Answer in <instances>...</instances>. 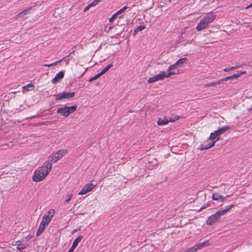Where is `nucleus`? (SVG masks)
<instances>
[{
    "label": "nucleus",
    "instance_id": "3",
    "mask_svg": "<svg viewBox=\"0 0 252 252\" xmlns=\"http://www.w3.org/2000/svg\"><path fill=\"white\" fill-rule=\"evenodd\" d=\"M230 128V127L229 126H225L220 127L217 130L210 133L209 140H212L213 143H214L215 144L216 142L220 140V135L229 130Z\"/></svg>",
    "mask_w": 252,
    "mask_h": 252
},
{
    "label": "nucleus",
    "instance_id": "33",
    "mask_svg": "<svg viewBox=\"0 0 252 252\" xmlns=\"http://www.w3.org/2000/svg\"><path fill=\"white\" fill-rule=\"evenodd\" d=\"M119 15L118 14H117V12L114 13L112 17L109 19V21L110 22L113 21L117 17V16Z\"/></svg>",
    "mask_w": 252,
    "mask_h": 252
},
{
    "label": "nucleus",
    "instance_id": "20",
    "mask_svg": "<svg viewBox=\"0 0 252 252\" xmlns=\"http://www.w3.org/2000/svg\"><path fill=\"white\" fill-rule=\"evenodd\" d=\"M187 61V59L186 58H180L174 64L176 65V66L181 67L182 65L185 63Z\"/></svg>",
    "mask_w": 252,
    "mask_h": 252
},
{
    "label": "nucleus",
    "instance_id": "23",
    "mask_svg": "<svg viewBox=\"0 0 252 252\" xmlns=\"http://www.w3.org/2000/svg\"><path fill=\"white\" fill-rule=\"evenodd\" d=\"M233 207V205L231 204L230 205H228L225 207V208L222 210L220 211L221 213H222V216L224 215L226 213L231 209Z\"/></svg>",
    "mask_w": 252,
    "mask_h": 252
},
{
    "label": "nucleus",
    "instance_id": "27",
    "mask_svg": "<svg viewBox=\"0 0 252 252\" xmlns=\"http://www.w3.org/2000/svg\"><path fill=\"white\" fill-rule=\"evenodd\" d=\"M240 66H238V65H236V66H232L231 67H229V68H225L223 69V71L224 72H229V71H230L231 70H233L234 69H237V68H239Z\"/></svg>",
    "mask_w": 252,
    "mask_h": 252
},
{
    "label": "nucleus",
    "instance_id": "36",
    "mask_svg": "<svg viewBox=\"0 0 252 252\" xmlns=\"http://www.w3.org/2000/svg\"><path fill=\"white\" fill-rule=\"evenodd\" d=\"M48 225V224L46 223L45 222L41 221V222H40V226L44 228L45 229H46V228L47 227V226Z\"/></svg>",
    "mask_w": 252,
    "mask_h": 252
},
{
    "label": "nucleus",
    "instance_id": "41",
    "mask_svg": "<svg viewBox=\"0 0 252 252\" xmlns=\"http://www.w3.org/2000/svg\"><path fill=\"white\" fill-rule=\"evenodd\" d=\"M74 249L72 247H71L67 252H73L74 251Z\"/></svg>",
    "mask_w": 252,
    "mask_h": 252
},
{
    "label": "nucleus",
    "instance_id": "22",
    "mask_svg": "<svg viewBox=\"0 0 252 252\" xmlns=\"http://www.w3.org/2000/svg\"><path fill=\"white\" fill-rule=\"evenodd\" d=\"M34 85L30 83L26 86H23L22 89L23 90H27L28 91H29L33 90L34 89Z\"/></svg>",
    "mask_w": 252,
    "mask_h": 252
},
{
    "label": "nucleus",
    "instance_id": "10",
    "mask_svg": "<svg viewBox=\"0 0 252 252\" xmlns=\"http://www.w3.org/2000/svg\"><path fill=\"white\" fill-rule=\"evenodd\" d=\"M96 186V185H93L92 183L86 184L78 194L79 195H84L93 190Z\"/></svg>",
    "mask_w": 252,
    "mask_h": 252
},
{
    "label": "nucleus",
    "instance_id": "14",
    "mask_svg": "<svg viewBox=\"0 0 252 252\" xmlns=\"http://www.w3.org/2000/svg\"><path fill=\"white\" fill-rule=\"evenodd\" d=\"M212 245V243L209 240L205 241L202 243L195 244L194 246L197 251L201 250L205 247H208Z\"/></svg>",
    "mask_w": 252,
    "mask_h": 252
},
{
    "label": "nucleus",
    "instance_id": "18",
    "mask_svg": "<svg viewBox=\"0 0 252 252\" xmlns=\"http://www.w3.org/2000/svg\"><path fill=\"white\" fill-rule=\"evenodd\" d=\"M213 199L216 201H223L225 199V197H224L222 195H220V193L216 192L214 193L212 195Z\"/></svg>",
    "mask_w": 252,
    "mask_h": 252
},
{
    "label": "nucleus",
    "instance_id": "38",
    "mask_svg": "<svg viewBox=\"0 0 252 252\" xmlns=\"http://www.w3.org/2000/svg\"><path fill=\"white\" fill-rule=\"evenodd\" d=\"M209 206H210V205L208 203H207L206 205H204L202 206L200 208V209L198 211V212H199L201 211L202 210L205 209L206 208H207V207H208Z\"/></svg>",
    "mask_w": 252,
    "mask_h": 252
},
{
    "label": "nucleus",
    "instance_id": "8",
    "mask_svg": "<svg viewBox=\"0 0 252 252\" xmlns=\"http://www.w3.org/2000/svg\"><path fill=\"white\" fill-rule=\"evenodd\" d=\"M165 78H167L165 75V71H161L159 73L150 77L147 82L148 83H153L158 81L163 80Z\"/></svg>",
    "mask_w": 252,
    "mask_h": 252
},
{
    "label": "nucleus",
    "instance_id": "28",
    "mask_svg": "<svg viewBox=\"0 0 252 252\" xmlns=\"http://www.w3.org/2000/svg\"><path fill=\"white\" fill-rule=\"evenodd\" d=\"M73 196L72 193H68L66 196V199L64 201V203H68L71 199L72 197Z\"/></svg>",
    "mask_w": 252,
    "mask_h": 252
},
{
    "label": "nucleus",
    "instance_id": "34",
    "mask_svg": "<svg viewBox=\"0 0 252 252\" xmlns=\"http://www.w3.org/2000/svg\"><path fill=\"white\" fill-rule=\"evenodd\" d=\"M94 6V5L92 4V2L90 3L88 6H87L84 9V12H87L91 7Z\"/></svg>",
    "mask_w": 252,
    "mask_h": 252
},
{
    "label": "nucleus",
    "instance_id": "29",
    "mask_svg": "<svg viewBox=\"0 0 252 252\" xmlns=\"http://www.w3.org/2000/svg\"><path fill=\"white\" fill-rule=\"evenodd\" d=\"M197 251L195 246L194 245L193 247L188 249L184 252H196Z\"/></svg>",
    "mask_w": 252,
    "mask_h": 252
},
{
    "label": "nucleus",
    "instance_id": "2",
    "mask_svg": "<svg viewBox=\"0 0 252 252\" xmlns=\"http://www.w3.org/2000/svg\"><path fill=\"white\" fill-rule=\"evenodd\" d=\"M217 15L213 11L207 13L197 24L196 30L199 32L207 28L216 19Z\"/></svg>",
    "mask_w": 252,
    "mask_h": 252
},
{
    "label": "nucleus",
    "instance_id": "35",
    "mask_svg": "<svg viewBox=\"0 0 252 252\" xmlns=\"http://www.w3.org/2000/svg\"><path fill=\"white\" fill-rule=\"evenodd\" d=\"M146 28V27L145 26H139L137 27V28L135 30V32H136V31H142L144 30Z\"/></svg>",
    "mask_w": 252,
    "mask_h": 252
},
{
    "label": "nucleus",
    "instance_id": "1",
    "mask_svg": "<svg viewBox=\"0 0 252 252\" xmlns=\"http://www.w3.org/2000/svg\"><path fill=\"white\" fill-rule=\"evenodd\" d=\"M52 164L49 161H46L43 165L39 167L34 172L32 180L35 182H39L46 178L51 171Z\"/></svg>",
    "mask_w": 252,
    "mask_h": 252
},
{
    "label": "nucleus",
    "instance_id": "13",
    "mask_svg": "<svg viewBox=\"0 0 252 252\" xmlns=\"http://www.w3.org/2000/svg\"><path fill=\"white\" fill-rule=\"evenodd\" d=\"M212 140H209V137L205 140L203 144L200 146L199 149L201 151L209 149L215 145Z\"/></svg>",
    "mask_w": 252,
    "mask_h": 252
},
{
    "label": "nucleus",
    "instance_id": "37",
    "mask_svg": "<svg viewBox=\"0 0 252 252\" xmlns=\"http://www.w3.org/2000/svg\"><path fill=\"white\" fill-rule=\"evenodd\" d=\"M101 0H94L92 3L93 5H94V6H95L96 5H97Z\"/></svg>",
    "mask_w": 252,
    "mask_h": 252
},
{
    "label": "nucleus",
    "instance_id": "21",
    "mask_svg": "<svg viewBox=\"0 0 252 252\" xmlns=\"http://www.w3.org/2000/svg\"><path fill=\"white\" fill-rule=\"evenodd\" d=\"M184 34H189L190 35H192L193 34V31L192 30H187L186 31V29L184 31H182L181 33V36L182 38H184L185 36H184Z\"/></svg>",
    "mask_w": 252,
    "mask_h": 252
},
{
    "label": "nucleus",
    "instance_id": "42",
    "mask_svg": "<svg viewBox=\"0 0 252 252\" xmlns=\"http://www.w3.org/2000/svg\"><path fill=\"white\" fill-rule=\"evenodd\" d=\"M86 70H87V69H86L84 71V72L82 73V74H81V76H82L85 74V73L86 72Z\"/></svg>",
    "mask_w": 252,
    "mask_h": 252
},
{
    "label": "nucleus",
    "instance_id": "11",
    "mask_svg": "<svg viewBox=\"0 0 252 252\" xmlns=\"http://www.w3.org/2000/svg\"><path fill=\"white\" fill-rule=\"evenodd\" d=\"M178 67L174 63L168 66L167 71H165V75L167 78H169L171 76L175 75L179 73L178 71H176V68Z\"/></svg>",
    "mask_w": 252,
    "mask_h": 252
},
{
    "label": "nucleus",
    "instance_id": "6",
    "mask_svg": "<svg viewBox=\"0 0 252 252\" xmlns=\"http://www.w3.org/2000/svg\"><path fill=\"white\" fill-rule=\"evenodd\" d=\"M77 106L76 105H72L71 106H64L59 108L57 112L65 117H67L69 115L76 111Z\"/></svg>",
    "mask_w": 252,
    "mask_h": 252
},
{
    "label": "nucleus",
    "instance_id": "44",
    "mask_svg": "<svg viewBox=\"0 0 252 252\" xmlns=\"http://www.w3.org/2000/svg\"><path fill=\"white\" fill-rule=\"evenodd\" d=\"M251 200L252 201V198L251 199Z\"/></svg>",
    "mask_w": 252,
    "mask_h": 252
},
{
    "label": "nucleus",
    "instance_id": "15",
    "mask_svg": "<svg viewBox=\"0 0 252 252\" xmlns=\"http://www.w3.org/2000/svg\"><path fill=\"white\" fill-rule=\"evenodd\" d=\"M64 72L62 71L58 73L56 76L52 80V82L54 84H57L58 82H59L61 79H62L64 77Z\"/></svg>",
    "mask_w": 252,
    "mask_h": 252
},
{
    "label": "nucleus",
    "instance_id": "4",
    "mask_svg": "<svg viewBox=\"0 0 252 252\" xmlns=\"http://www.w3.org/2000/svg\"><path fill=\"white\" fill-rule=\"evenodd\" d=\"M246 72L245 71H241L240 73L234 74L232 75L225 77L223 78L220 79L216 82H212L205 84L204 86L205 88H209L211 87H216L217 85L221 84L223 81H226L229 79H237L240 77L242 75L245 74Z\"/></svg>",
    "mask_w": 252,
    "mask_h": 252
},
{
    "label": "nucleus",
    "instance_id": "30",
    "mask_svg": "<svg viewBox=\"0 0 252 252\" xmlns=\"http://www.w3.org/2000/svg\"><path fill=\"white\" fill-rule=\"evenodd\" d=\"M101 75H102L100 74V73H98V74H97L95 75V76H93V77H91V78L89 79V82H92V81H94V80H96V79H98L99 77H100Z\"/></svg>",
    "mask_w": 252,
    "mask_h": 252
},
{
    "label": "nucleus",
    "instance_id": "39",
    "mask_svg": "<svg viewBox=\"0 0 252 252\" xmlns=\"http://www.w3.org/2000/svg\"><path fill=\"white\" fill-rule=\"evenodd\" d=\"M33 237V236L32 235L29 234L27 237H26L25 238H26L27 241H29V240H30V239H31Z\"/></svg>",
    "mask_w": 252,
    "mask_h": 252
},
{
    "label": "nucleus",
    "instance_id": "17",
    "mask_svg": "<svg viewBox=\"0 0 252 252\" xmlns=\"http://www.w3.org/2000/svg\"><path fill=\"white\" fill-rule=\"evenodd\" d=\"M16 246L17 249L18 250H22L27 247L28 244L27 243H24L21 241H17L16 242Z\"/></svg>",
    "mask_w": 252,
    "mask_h": 252
},
{
    "label": "nucleus",
    "instance_id": "43",
    "mask_svg": "<svg viewBox=\"0 0 252 252\" xmlns=\"http://www.w3.org/2000/svg\"><path fill=\"white\" fill-rule=\"evenodd\" d=\"M248 110H249V111L252 110V105L251 106V107L250 108H249Z\"/></svg>",
    "mask_w": 252,
    "mask_h": 252
},
{
    "label": "nucleus",
    "instance_id": "5",
    "mask_svg": "<svg viewBox=\"0 0 252 252\" xmlns=\"http://www.w3.org/2000/svg\"><path fill=\"white\" fill-rule=\"evenodd\" d=\"M67 153V150L65 149H61L56 152V153L52 154L48 158L47 161L52 162H56L61 159L64 155Z\"/></svg>",
    "mask_w": 252,
    "mask_h": 252
},
{
    "label": "nucleus",
    "instance_id": "32",
    "mask_svg": "<svg viewBox=\"0 0 252 252\" xmlns=\"http://www.w3.org/2000/svg\"><path fill=\"white\" fill-rule=\"evenodd\" d=\"M127 8L128 7L127 6H125L123 7V8H122L121 9H120L119 10H118L117 12V14H118V15L121 14L122 13L124 12Z\"/></svg>",
    "mask_w": 252,
    "mask_h": 252
},
{
    "label": "nucleus",
    "instance_id": "16",
    "mask_svg": "<svg viewBox=\"0 0 252 252\" xmlns=\"http://www.w3.org/2000/svg\"><path fill=\"white\" fill-rule=\"evenodd\" d=\"M174 122V120H172L171 119L168 120L165 117L163 119L159 118L157 122V124L158 126H163L168 124L169 122Z\"/></svg>",
    "mask_w": 252,
    "mask_h": 252
},
{
    "label": "nucleus",
    "instance_id": "12",
    "mask_svg": "<svg viewBox=\"0 0 252 252\" xmlns=\"http://www.w3.org/2000/svg\"><path fill=\"white\" fill-rule=\"evenodd\" d=\"M75 95V92H63L57 95L56 100H62L63 99H69L73 97Z\"/></svg>",
    "mask_w": 252,
    "mask_h": 252
},
{
    "label": "nucleus",
    "instance_id": "40",
    "mask_svg": "<svg viewBox=\"0 0 252 252\" xmlns=\"http://www.w3.org/2000/svg\"><path fill=\"white\" fill-rule=\"evenodd\" d=\"M252 7V3L251 4H250V5H249L248 6H247V7H246L245 9H248Z\"/></svg>",
    "mask_w": 252,
    "mask_h": 252
},
{
    "label": "nucleus",
    "instance_id": "31",
    "mask_svg": "<svg viewBox=\"0 0 252 252\" xmlns=\"http://www.w3.org/2000/svg\"><path fill=\"white\" fill-rule=\"evenodd\" d=\"M45 230V229L40 227L39 226L37 231V232H36V236H39V235H41V234Z\"/></svg>",
    "mask_w": 252,
    "mask_h": 252
},
{
    "label": "nucleus",
    "instance_id": "19",
    "mask_svg": "<svg viewBox=\"0 0 252 252\" xmlns=\"http://www.w3.org/2000/svg\"><path fill=\"white\" fill-rule=\"evenodd\" d=\"M83 238V236L82 235H79L78 237H77L73 241L71 247L75 249L78 245L79 243L82 240Z\"/></svg>",
    "mask_w": 252,
    "mask_h": 252
},
{
    "label": "nucleus",
    "instance_id": "25",
    "mask_svg": "<svg viewBox=\"0 0 252 252\" xmlns=\"http://www.w3.org/2000/svg\"><path fill=\"white\" fill-rule=\"evenodd\" d=\"M64 58H65V57H64L61 60H59V61H58L57 62H55L54 63H50V64H44L43 65V66H46V67H51V66H54V65H56L58 63L62 62Z\"/></svg>",
    "mask_w": 252,
    "mask_h": 252
},
{
    "label": "nucleus",
    "instance_id": "9",
    "mask_svg": "<svg viewBox=\"0 0 252 252\" xmlns=\"http://www.w3.org/2000/svg\"><path fill=\"white\" fill-rule=\"evenodd\" d=\"M55 213V210L53 209L49 210L46 213H45L43 218L42 221L49 224L53 218Z\"/></svg>",
    "mask_w": 252,
    "mask_h": 252
},
{
    "label": "nucleus",
    "instance_id": "7",
    "mask_svg": "<svg viewBox=\"0 0 252 252\" xmlns=\"http://www.w3.org/2000/svg\"><path fill=\"white\" fill-rule=\"evenodd\" d=\"M222 213L220 211H217L214 214H213L211 216L209 217L206 220V224L208 225H212L214 223L218 222L222 216Z\"/></svg>",
    "mask_w": 252,
    "mask_h": 252
},
{
    "label": "nucleus",
    "instance_id": "26",
    "mask_svg": "<svg viewBox=\"0 0 252 252\" xmlns=\"http://www.w3.org/2000/svg\"><path fill=\"white\" fill-rule=\"evenodd\" d=\"M32 8H30L29 9H26V10H24L23 11H22V12H20L18 15H17V16L18 17H23L24 16V15H27V14L29 13V10L30 9H31Z\"/></svg>",
    "mask_w": 252,
    "mask_h": 252
},
{
    "label": "nucleus",
    "instance_id": "24",
    "mask_svg": "<svg viewBox=\"0 0 252 252\" xmlns=\"http://www.w3.org/2000/svg\"><path fill=\"white\" fill-rule=\"evenodd\" d=\"M113 66V63H110L107 66H106L105 68L103 69V70L100 72V74L102 75L104 74H105L106 72H107L108 70L111 68Z\"/></svg>",
    "mask_w": 252,
    "mask_h": 252
}]
</instances>
